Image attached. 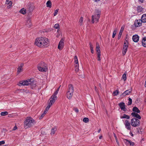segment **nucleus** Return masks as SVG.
Listing matches in <instances>:
<instances>
[{
  "label": "nucleus",
  "instance_id": "nucleus-1",
  "mask_svg": "<svg viewBox=\"0 0 146 146\" xmlns=\"http://www.w3.org/2000/svg\"><path fill=\"white\" fill-rule=\"evenodd\" d=\"M48 39L46 37L37 38L35 40V44L40 47H46L49 45Z\"/></svg>",
  "mask_w": 146,
  "mask_h": 146
},
{
  "label": "nucleus",
  "instance_id": "nucleus-2",
  "mask_svg": "<svg viewBox=\"0 0 146 146\" xmlns=\"http://www.w3.org/2000/svg\"><path fill=\"white\" fill-rule=\"evenodd\" d=\"M35 121L31 117H27L24 121V127L26 128L32 127L36 123Z\"/></svg>",
  "mask_w": 146,
  "mask_h": 146
},
{
  "label": "nucleus",
  "instance_id": "nucleus-3",
  "mask_svg": "<svg viewBox=\"0 0 146 146\" xmlns=\"http://www.w3.org/2000/svg\"><path fill=\"white\" fill-rule=\"evenodd\" d=\"M101 14V11L98 10H96L94 14L92 16V22L93 23H97L98 21Z\"/></svg>",
  "mask_w": 146,
  "mask_h": 146
},
{
  "label": "nucleus",
  "instance_id": "nucleus-4",
  "mask_svg": "<svg viewBox=\"0 0 146 146\" xmlns=\"http://www.w3.org/2000/svg\"><path fill=\"white\" fill-rule=\"evenodd\" d=\"M74 91V89L73 86L71 84L69 85L68 91L66 94V97L69 100L71 99L73 95Z\"/></svg>",
  "mask_w": 146,
  "mask_h": 146
},
{
  "label": "nucleus",
  "instance_id": "nucleus-5",
  "mask_svg": "<svg viewBox=\"0 0 146 146\" xmlns=\"http://www.w3.org/2000/svg\"><path fill=\"white\" fill-rule=\"evenodd\" d=\"M38 68L39 71L45 72L47 70V66L44 63L41 62L38 65Z\"/></svg>",
  "mask_w": 146,
  "mask_h": 146
},
{
  "label": "nucleus",
  "instance_id": "nucleus-6",
  "mask_svg": "<svg viewBox=\"0 0 146 146\" xmlns=\"http://www.w3.org/2000/svg\"><path fill=\"white\" fill-rule=\"evenodd\" d=\"M140 121L135 117L133 118L131 120V125L134 127L138 126L140 124Z\"/></svg>",
  "mask_w": 146,
  "mask_h": 146
},
{
  "label": "nucleus",
  "instance_id": "nucleus-7",
  "mask_svg": "<svg viewBox=\"0 0 146 146\" xmlns=\"http://www.w3.org/2000/svg\"><path fill=\"white\" fill-rule=\"evenodd\" d=\"M57 99V96H52L50 99V102L47 106L50 108L52 105L54 104Z\"/></svg>",
  "mask_w": 146,
  "mask_h": 146
},
{
  "label": "nucleus",
  "instance_id": "nucleus-8",
  "mask_svg": "<svg viewBox=\"0 0 146 146\" xmlns=\"http://www.w3.org/2000/svg\"><path fill=\"white\" fill-rule=\"evenodd\" d=\"M31 79H28L24 81H23L20 82L18 85L19 86H27L30 84V81Z\"/></svg>",
  "mask_w": 146,
  "mask_h": 146
},
{
  "label": "nucleus",
  "instance_id": "nucleus-9",
  "mask_svg": "<svg viewBox=\"0 0 146 146\" xmlns=\"http://www.w3.org/2000/svg\"><path fill=\"white\" fill-rule=\"evenodd\" d=\"M125 127L128 130H130L131 128V122L127 120H126L124 123Z\"/></svg>",
  "mask_w": 146,
  "mask_h": 146
},
{
  "label": "nucleus",
  "instance_id": "nucleus-10",
  "mask_svg": "<svg viewBox=\"0 0 146 146\" xmlns=\"http://www.w3.org/2000/svg\"><path fill=\"white\" fill-rule=\"evenodd\" d=\"M64 40L62 38L59 42L58 46V48L60 50L62 49L64 47Z\"/></svg>",
  "mask_w": 146,
  "mask_h": 146
},
{
  "label": "nucleus",
  "instance_id": "nucleus-11",
  "mask_svg": "<svg viewBox=\"0 0 146 146\" xmlns=\"http://www.w3.org/2000/svg\"><path fill=\"white\" fill-rule=\"evenodd\" d=\"M36 84V82L34 81L33 79H31L30 85L31 86V88H33L35 87Z\"/></svg>",
  "mask_w": 146,
  "mask_h": 146
},
{
  "label": "nucleus",
  "instance_id": "nucleus-12",
  "mask_svg": "<svg viewBox=\"0 0 146 146\" xmlns=\"http://www.w3.org/2000/svg\"><path fill=\"white\" fill-rule=\"evenodd\" d=\"M134 24L135 27H138L141 25V23L140 22V19L136 20L134 21Z\"/></svg>",
  "mask_w": 146,
  "mask_h": 146
},
{
  "label": "nucleus",
  "instance_id": "nucleus-13",
  "mask_svg": "<svg viewBox=\"0 0 146 146\" xmlns=\"http://www.w3.org/2000/svg\"><path fill=\"white\" fill-rule=\"evenodd\" d=\"M139 36L137 35H133L132 37V39L135 42H137L139 41Z\"/></svg>",
  "mask_w": 146,
  "mask_h": 146
},
{
  "label": "nucleus",
  "instance_id": "nucleus-14",
  "mask_svg": "<svg viewBox=\"0 0 146 146\" xmlns=\"http://www.w3.org/2000/svg\"><path fill=\"white\" fill-rule=\"evenodd\" d=\"M23 63L21 64L19 66V67L17 68V72L19 74L23 70Z\"/></svg>",
  "mask_w": 146,
  "mask_h": 146
},
{
  "label": "nucleus",
  "instance_id": "nucleus-15",
  "mask_svg": "<svg viewBox=\"0 0 146 146\" xmlns=\"http://www.w3.org/2000/svg\"><path fill=\"white\" fill-rule=\"evenodd\" d=\"M131 90H129L125 91L122 94V96H125L127 95H129L131 92Z\"/></svg>",
  "mask_w": 146,
  "mask_h": 146
},
{
  "label": "nucleus",
  "instance_id": "nucleus-16",
  "mask_svg": "<svg viewBox=\"0 0 146 146\" xmlns=\"http://www.w3.org/2000/svg\"><path fill=\"white\" fill-rule=\"evenodd\" d=\"M131 115H132L133 116L139 119H141V116L137 113L133 112L131 113Z\"/></svg>",
  "mask_w": 146,
  "mask_h": 146
},
{
  "label": "nucleus",
  "instance_id": "nucleus-17",
  "mask_svg": "<svg viewBox=\"0 0 146 146\" xmlns=\"http://www.w3.org/2000/svg\"><path fill=\"white\" fill-rule=\"evenodd\" d=\"M119 105L121 110H123L124 111H126V109L125 108V105L124 103H120L119 104Z\"/></svg>",
  "mask_w": 146,
  "mask_h": 146
},
{
  "label": "nucleus",
  "instance_id": "nucleus-18",
  "mask_svg": "<svg viewBox=\"0 0 146 146\" xmlns=\"http://www.w3.org/2000/svg\"><path fill=\"white\" fill-rule=\"evenodd\" d=\"M141 21L143 23H146V14H144L142 16Z\"/></svg>",
  "mask_w": 146,
  "mask_h": 146
},
{
  "label": "nucleus",
  "instance_id": "nucleus-19",
  "mask_svg": "<svg viewBox=\"0 0 146 146\" xmlns=\"http://www.w3.org/2000/svg\"><path fill=\"white\" fill-rule=\"evenodd\" d=\"M124 142L127 144H129L131 146H133L134 145V143L133 142L129 141L127 139H125L124 140Z\"/></svg>",
  "mask_w": 146,
  "mask_h": 146
},
{
  "label": "nucleus",
  "instance_id": "nucleus-20",
  "mask_svg": "<svg viewBox=\"0 0 146 146\" xmlns=\"http://www.w3.org/2000/svg\"><path fill=\"white\" fill-rule=\"evenodd\" d=\"M31 19L29 17L27 19L26 25L28 27H30L31 25Z\"/></svg>",
  "mask_w": 146,
  "mask_h": 146
},
{
  "label": "nucleus",
  "instance_id": "nucleus-21",
  "mask_svg": "<svg viewBox=\"0 0 146 146\" xmlns=\"http://www.w3.org/2000/svg\"><path fill=\"white\" fill-rule=\"evenodd\" d=\"M142 44L143 46L146 47V37L143 38L142 41Z\"/></svg>",
  "mask_w": 146,
  "mask_h": 146
},
{
  "label": "nucleus",
  "instance_id": "nucleus-22",
  "mask_svg": "<svg viewBox=\"0 0 146 146\" xmlns=\"http://www.w3.org/2000/svg\"><path fill=\"white\" fill-rule=\"evenodd\" d=\"M124 28V27H121L118 35V39H119L121 38Z\"/></svg>",
  "mask_w": 146,
  "mask_h": 146
},
{
  "label": "nucleus",
  "instance_id": "nucleus-23",
  "mask_svg": "<svg viewBox=\"0 0 146 146\" xmlns=\"http://www.w3.org/2000/svg\"><path fill=\"white\" fill-rule=\"evenodd\" d=\"M96 53H101L100 50V47L99 46V44L98 43H96Z\"/></svg>",
  "mask_w": 146,
  "mask_h": 146
},
{
  "label": "nucleus",
  "instance_id": "nucleus-24",
  "mask_svg": "<svg viewBox=\"0 0 146 146\" xmlns=\"http://www.w3.org/2000/svg\"><path fill=\"white\" fill-rule=\"evenodd\" d=\"M6 3L9 5L7 7L9 9L11 7L12 5V2L10 0H6Z\"/></svg>",
  "mask_w": 146,
  "mask_h": 146
},
{
  "label": "nucleus",
  "instance_id": "nucleus-25",
  "mask_svg": "<svg viewBox=\"0 0 146 146\" xmlns=\"http://www.w3.org/2000/svg\"><path fill=\"white\" fill-rule=\"evenodd\" d=\"M128 43L127 41H125L124 43L123 49H127L128 47Z\"/></svg>",
  "mask_w": 146,
  "mask_h": 146
},
{
  "label": "nucleus",
  "instance_id": "nucleus-26",
  "mask_svg": "<svg viewBox=\"0 0 146 146\" xmlns=\"http://www.w3.org/2000/svg\"><path fill=\"white\" fill-rule=\"evenodd\" d=\"M57 130V128L56 127H52L51 129L50 134L51 135H54L55 134V131Z\"/></svg>",
  "mask_w": 146,
  "mask_h": 146
},
{
  "label": "nucleus",
  "instance_id": "nucleus-27",
  "mask_svg": "<svg viewBox=\"0 0 146 146\" xmlns=\"http://www.w3.org/2000/svg\"><path fill=\"white\" fill-rule=\"evenodd\" d=\"M120 118L121 119L125 118L127 119H129L130 118V117L129 115L124 114L120 116Z\"/></svg>",
  "mask_w": 146,
  "mask_h": 146
},
{
  "label": "nucleus",
  "instance_id": "nucleus-28",
  "mask_svg": "<svg viewBox=\"0 0 146 146\" xmlns=\"http://www.w3.org/2000/svg\"><path fill=\"white\" fill-rule=\"evenodd\" d=\"M133 111L135 112L139 113L140 112L139 109L136 107H134L133 108Z\"/></svg>",
  "mask_w": 146,
  "mask_h": 146
},
{
  "label": "nucleus",
  "instance_id": "nucleus-29",
  "mask_svg": "<svg viewBox=\"0 0 146 146\" xmlns=\"http://www.w3.org/2000/svg\"><path fill=\"white\" fill-rule=\"evenodd\" d=\"M46 6L47 7L51 8V7L52 3L50 1H48L46 3Z\"/></svg>",
  "mask_w": 146,
  "mask_h": 146
},
{
  "label": "nucleus",
  "instance_id": "nucleus-30",
  "mask_svg": "<svg viewBox=\"0 0 146 146\" xmlns=\"http://www.w3.org/2000/svg\"><path fill=\"white\" fill-rule=\"evenodd\" d=\"M61 86H60L59 88L56 90V91L54 92V94L53 95V96H57L56 95L58 93V91L59 90L60 88V87Z\"/></svg>",
  "mask_w": 146,
  "mask_h": 146
},
{
  "label": "nucleus",
  "instance_id": "nucleus-31",
  "mask_svg": "<svg viewBox=\"0 0 146 146\" xmlns=\"http://www.w3.org/2000/svg\"><path fill=\"white\" fill-rule=\"evenodd\" d=\"M90 47L91 53L92 54L94 53V52L93 49V47L91 43H90Z\"/></svg>",
  "mask_w": 146,
  "mask_h": 146
},
{
  "label": "nucleus",
  "instance_id": "nucleus-32",
  "mask_svg": "<svg viewBox=\"0 0 146 146\" xmlns=\"http://www.w3.org/2000/svg\"><path fill=\"white\" fill-rule=\"evenodd\" d=\"M83 18L82 17H81L79 20V23L80 25H82V24L83 22Z\"/></svg>",
  "mask_w": 146,
  "mask_h": 146
},
{
  "label": "nucleus",
  "instance_id": "nucleus-33",
  "mask_svg": "<svg viewBox=\"0 0 146 146\" xmlns=\"http://www.w3.org/2000/svg\"><path fill=\"white\" fill-rule=\"evenodd\" d=\"M20 12L21 13L24 15L26 13V9L24 8H23L20 10Z\"/></svg>",
  "mask_w": 146,
  "mask_h": 146
},
{
  "label": "nucleus",
  "instance_id": "nucleus-34",
  "mask_svg": "<svg viewBox=\"0 0 146 146\" xmlns=\"http://www.w3.org/2000/svg\"><path fill=\"white\" fill-rule=\"evenodd\" d=\"M75 64H78V60L77 57L76 56H75L74 57Z\"/></svg>",
  "mask_w": 146,
  "mask_h": 146
},
{
  "label": "nucleus",
  "instance_id": "nucleus-35",
  "mask_svg": "<svg viewBox=\"0 0 146 146\" xmlns=\"http://www.w3.org/2000/svg\"><path fill=\"white\" fill-rule=\"evenodd\" d=\"M137 11L138 12H141L143 10V9L141 6H139L137 7Z\"/></svg>",
  "mask_w": 146,
  "mask_h": 146
},
{
  "label": "nucleus",
  "instance_id": "nucleus-36",
  "mask_svg": "<svg viewBox=\"0 0 146 146\" xmlns=\"http://www.w3.org/2000/svg\"><path fill=\"white\" fill-rule=\"evenodd\" d=\"M75 71L76 72H77L79 70V64H75Z\"/></svg>",
  "mask_w": 146,
  "mask_h": 146
},
{
  "label": "nucleus",
  "instance_id": "nucleus-37",
  "mask_svg": "<svg viewBox=\"0 0 146 146\" xmlns=\"http://www.w3.org/2000/svg\"><path fill=\"white\" fill-rule=\"evenodd\" d=\"M8 114V112L7 111L3 112L1 113V115L2 116H4Z\"/></svg>",
  "mask_w": 146,
  "mask_h": 146
},
{
  "label": "nucleus",
  "instance_id": "nucleus-38",
  "mask_svg": "<svg viewBox=\"0 0 146 146\" xmlns=\"http://www.w3.org/2000/svg\"><path fill=\"white\" fill-rule=\"evenodd\" d=\"M119 92L118 90H116L113 92V95L114 96H117L119 93Z\"/></svg>",
  "mask_w": 146,
  "mask_h": 146
},
{
  "label": "nucleus",
  "instance_id": "nucleus-39",
  "mask_svg": "<svg viewBox=\"0 0 146 146\" xmlns=\"http://www.w3.org/2000/svg\"><path fill=\"white\" fill-rule=\"evenodd\" d=\"M97 55L98 60L100 61L101 60V53H97Z\"/></svg>",
  "mask_w": 146,
  "mask_h": 146
},
{
  "label": "nucleus",
  "instance_id": "nucleus-40",
  "mask_svg": "<svg viewBox=\"0 0 146 146\" xmlns=\"http://www.w3.org/2000/svg\"><path fill=\"white\" fill-rule=\"evenodd\" d=\"M49 108L47 106V107L46 108L45 110H44L43 113L44 115L46 113L47 111L49 109Z\"/></svg>",
  "mask_w": 146,
  "mask_h": 146
},
{
  "label": "nucleus",
  "instance_id": "nucleus-41",
  "mask_svg": "<svg viewBox=\"0 0 146 146\" xmlns=\"http://www.w3.org/2000/svg\"><path fill=\"white\" fill-rule=\"evenodd\" d=\"M122 79H123L124 81H125L126 79V74H123L122 76Z\"/></svg>",
  "mask_w": 146,
  "mask_h": 146
},
{
  "label": "nucleus",
  "instance_id": "nucleus-42",
  "mask_svg": "<svg viewBox=\"0 0 146 146\" xmlns=\"http://www.w3.org/2000/svg\"><path fill=\"white\" fill-rule=\"evenodd\" d=\"M89 119L87 117H85L83 119V121L84 122L87 123L89 121Z\"/></svg>",
  "mask_w": 146,
  "mask_h": 146
},
{
  "label": "nucleus",
  "instance_id": "nucleus-43",
  "mask_svg": "<svg viewBox=\"0 0 146 146\" xmlns=\"http://www.w3.org/2000/svg\"><path fill=\"white\" fill-rule=\"evenodd\" d=\"M58 10L59 9H57L55 11L54 14V16H56L58 14Z\"/></svg>",
  "mask_w": 146,
  "mask_h": 146
},
{
  "label": "nucleus",
  "instance_id": "nucleus-44",
  "mask_svg": "<svg viewBox=\"0 0 146 146\" xmlns=\"http://www.w3.org/2000/svg\"><path fill=\"white\" fill-rule=\"evenodd\" d=\"M127 49H123L122 51V54L123 55H124L125 54L127 51Z\"/></svg>",
  "mask_w": 146,
  "mask_h": 146
},
{
  "label": "nucleus",
  "instance_id": "nucleus-45",
  "mask_svg": "<svg viewBox=\"0 0 146 146\" xmlns=\"http://www.w3.org/2000/svg\"><path fill=\"white\" fill-rule=\"evenodd\" d=\"M54 27L56 29H57L59 28V25L58 24H56L54 25Z\"/></svg>",
  "mask_w": 146,
  "mask_h": 146
},
{
  "label": "nucleus",
  "instance_id": "nucleus-46",
  "mask_svg": "<svg viewBox=\"0 0 146 146\" xmlns=\"http://www.w3.org/2000/svg\"><path fill=\"white\" fill-rule=\"evenodd\" d=\"M132 100L131 98H129V102H128V105H131L132 104Z\"/></svg>",
  "mask_w": 146,
  "mask_h": 146
},
{
  "label": "nucleus",
  "instance_id": "nucleus-47",
  "mask_svg": "<svg viewBox=\"0 0 146 146\" xmlns=\"http://www.w3.org/2000/svg\"><path fill=\"white\" fill-rule=\"evenodd\" d=\"M116 31L115 30L113 32V35H112V38H114L115 36V35L116 34Z\"/></svg>",
  "mask_w": 146,
  "mask_h": 146
},
{
  "label": "nucleus",
  "instance_id": "nucleus-48",
  "mask_svg": "<svg viewBox=\"0 0 146 146\" xmlns=\"http://www.w3.org/2000/svg\"><path fill=\"white\" fill-rule=\"evenodd\" d=\"M73 110L76 113H78L79 112L78 110L76 108H74L73 109Z\"/></svg>",
  "mask_w": 146,
  "mask_h": 146
},
{
  "label": "nucleus",
  "instance_id": "nucleus-49",
  "mask_svg": "<svg viewBox=\"0 0 146 146\" xmlns=\"http://www.w3.org/2000/svg\"><path fill=\"white\" fill-rule=\"evenodd\" d=\"M33 10V8L32 7H30L29 9V11L30 13Z\"/></svg>",
  "mask_w": 146,
  "mask_h": 146
},
{
  "label": "nucleus",
  "instance_id": "nucleus-50",
  "mask_svg": "<svg viewBox=\"0 0 146 146\" xmlns=\"http://www.w3.org/2000/svg\"><path fill=\"white\" fill-rule=\"evenodd\" d=\"M5 141H0V145L4 144L5 143Z\"/></svg>",
  "mask_w": 146,
  "mask_h": 146
},
{
  "label": "nucleus",
  "instance_id": "nucleus-51",
  "mask_svg": "<svg viewBox=\"0 0 146 146\" xmlns=\"http://www.w3.org/2000/svg\"><path fill=\"white\" fill-rule=\"evenodd\" d=\"M44 115H45L44 114L42 113L41 115V116L40 117L39 119H42V117L44 116Z\"/></svg>",
  "mask_w": 146,
  "mask_h": 146
},
{
  "label": "nucleus",
  "instance_id": "nucleus-52",
  "mask_svg": "<svg viewBox=\"0 0 146 146\" xmlns=\"http://www.w3.org/2000/svg\"><path fill=\"white\" fill-rule=\"evenodd\" d=\"M17 127L16 126H15L13 127V130H16V129H17Z\"/></svg>",
  "mask_w": 146,
  "mask_h": 146
},
{
  "label": "nucleus",
  "instance_id": "nucleus-53",
  "mask_svg": "<svg viewBox=\"0 0 146 146\" xmlns=\"http://www.w3.org/2000/svg\"><path fill=\"white\" fill-rule=\"evenodd\" d=\"M116 143H117V144L118 145V146H119V141H118V140L117 139L116 140Z\"/></svg>",
  "mask_w": 146,
  "mask_h": 146
},
{
  "label": "nucleus",
  "instance_id": "nucleus-54",
  "mask_svg": "<svg viewBox=\"0 0 146 146\" xmlns=\"http://www.w3.org/2000/svg\"><path fill=\"white\" fill-rule=\"evenodd\" d=\"M114 137H115V140H116V139H117V137H116V135H115V133H114Z\"/></svg>",
  "mask_w": 146,
  "mask_h": 146
},
{
  "label": "nucleus",
  "instance_id": "nucleus-55",
  "mask_svg": "<svg viewBox=\"0 0 146 146\" xmlns=\"http://www.w3.org/2000/svg\"><path fill=\"white\" fill-rule=\"evenodd\" d=\"M60 31V30L59 29H58L57 31V32L58 33H59V32Z\"/></svg>",
  "mask_w": 146,
  "mask_h": 146
},
{
  "label": "nucleus",
  "instance_id": "nucleus-56",
  "mask_svg": "<svg viewBox=\"0 0 146 146\" xmlns=\"http://www.w3.org/2000/svg\"><path fill=\"white\" fill-rule=\"evenodd\" d=\"M59 36H60V34H59V33H58L57 35H56V37H58H58H59Z\"/></svg>",
  "mask_w": 146,
  "mask_h": 146
},
{
  "label": "nucleus",
  "instance_id": "nucleus-57",
  "mask_svg": "<svg viewBox=\"0 0 146 146\" xmlns=\"http://www.w3.org/2000/svg\"><path fill=\"white\" fill-rule=\"evenodd\" d=\"M95 2H97L98 1H99L100 0H93Z\"/></svg>",
  "mask_w": 146,
  "mask_h": 146
},
{
  "label": "nucleus",
  "instance_id": "nucleus-58",
  "mask_svg": "<svg viewBox=\"0 0 146 146\" xmlns=\"http://www.w3.org/2000/svg\"><path fill=\"white\" fill-rule=\"evenodd\" d=\"M102 135H101V136H100L99 137V139H101L102 138Z\"/></svg>",
  "mask_w": 146,
  "mask_h": 146
},
{
  "label": "nucleus",
  "instance_id": "nucleus-59",
  "mask_svg": "<svg viewBox=\"0 0 146 146\" xmlns=\"http://www.w3.org/2000/svg\"><path fill=\"white\" fill-rule=\"evenodd\" d=\"M101 129H100L98 130V133H99V132H100V131H101Z\"/></svg>",
  "mask_w": 146,
  "mask_h": 146
},
{
  "label": "nucleus",
  "instance_id": "nucleus-60",
  "mask_svg": "<svg viewBox=\"0 0 146 146\" xmlns=\"http://www.w3.org/2000/svg\"><path fill=\"white\" fill-rule=\"evenodd\" d=\"M145 86L146 87V81L145 82Z\"/></svg>",
  "mask_w": 146,
  "mask_h": 146
},
{
  "label": "nucleus",
  "instance_id": "nucleus-61",
  "mask_svg": "<svg viewBox=\"0 0 146 146\" xmlns=\"http://www.w3.org/2000/svg\"><path fill=\"white\" fill-rule=\"evenodd\" d=\"M131 135L132 136H133V134L132 133H131Z\"/></svg>",
  "mask_w": 146,
  "mask_h": 146
},
{
  "label": "nucleus",
  "instance_id": "nucleus-62",
  "mask_svg": "<svg viewBox=\"0 0 146 146\" xmlns=\"http://www.w3.org/2000/svg\"><path fill=\"white\" fill-rule=\"evenodd\" d=\"M99 85L100 86H101V84H99Z\"/></svg>",
  "mask_w": 146,
  "mask_h": 146
},
{
  "label": "nucleus",
  "instance_id": "nucleus-63",
  "mask_svg": "<svg viewBox=\"0 0 146 146\" xmlns=\"http://www.w3.org/2000/svg\"><path fill=\"white\" fill-rule=\"evenodd\" d=\"M96 87H95V88L96 89Z\"/></svg>",
  "mask_w": 146,
  "mask_h": 146
}]
</instances>
